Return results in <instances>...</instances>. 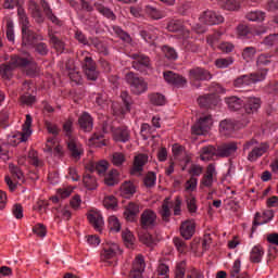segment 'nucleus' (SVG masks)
I'll list each match as a JSON object with an SVG mask.
<instances>
[{"mask_svg": "<svg viewBox=\"0 0 278 278\" xmlns=\"http://www.w3.org/2000/svg\"><path fill=\"white\" fill-rule=\"evenodd\" d=\"M269 149L270 144L268 142L260 143L256 139H250L243 144V152L247 153V151H250L248 153V162H257L262 155L268 153Z\"/></svg>", "mask_w": 278, "mask_h": 278, "instance_id": "1", "label": "nucleus"}, {"mask_svg": "<svg viewBox=\"0 0 278 278\" xmlns=\"http://www.w3.org/2000/svg\"><path fill=\"white\" fill-rule=\"evenodd\" d=\"M131 62V66L135 71L142 73V75H147L149 71L152 68L151 58L142 52H135L129 54Z\"/></svg>", "mask_w": 278, "mask_h": 278, "instance_id": "2", "label": "nucleus"}, {"mask_svg": "<svg viewBox=\"0 0 278 278\" xmlns=\"http://www.w3.org/2000/svg\"><path fill=\"white\" fill-rule=\"evenodd\" d=\"M126 84L130 86V90L132 94H142V92H147L149 85L144 81V78L139 77L138 74L134 72H128L125 75Z\"/></svg>", "mask_w": 278, "mask_h": 278, "instance_id": "3", "label": "nucleus"}, {"mask_svg": "<svg viewBox=\"0 0 278 278\" xmlns=\"http://www.w3.org/2000/svg\"><path fill=\"white\" fill-rule=\"evenodd\" d=\"M45 36L31 30L30 27L22 28V46L31 49L37 42H42Z\"/></svg>", "mask_w": 278, "mask_h": 278, "instance_id": "4", "label": "nucleus"}, {"mask_svg": "<svg viewBox=\"0 0 278 278\" xmlns=\"http://www.w3.org/2000/svg\"><path fill=\"white\" fill-rule=\"evenodd\" d=\"M212 125H214L212 115H206L199 118V121L192 126L191 131L192 134H195V136H203L212 129Z\"/></svg>", "mask_w": 278, "mask_h": 278, "instance_id": "5", "label": "nucleus"}, {"mask_svg": "<svg viewBox=\"0 0 278 278\" xmlns=\"http://www.w3.org/2000/svg\"><path fill=\"white\" fill-rule=\"evenodd\" d=\"M199 21L203 25H220L225 23V17L215 11L206 10L200 15Z\"/></svg>", "mask_w": 278, "mask_h": 278, "instance_id": "6", "label": "nucleus"}, {"mask_svg": "<svg viewBox=\"0 0 278 278\" xmlns=\"http://www.w3.org/2000/svg\"><path fill=\"white\" fill-rule=\"evenodd\" d=\"M118 251H121V249L116 243L110 242V243L103 244V249L100 253L101 262H106L109 266H112V262L110 260H114Z\"/></svg>", "mask_w": 278, "mask_h": 278, "instance_id": "7", "label": "nucleus"}, {"mask_svg": "<svg viewBox=\"0 0 278 278\" xmlns=\"http://www.w3.org/2000/svg\"><path fill=\"white\" fill-rule=\"evenodd\" d=\"M155 225H157V214L153 210H144L140 216L141 229H153Z\"/></svg>", "mask_w": 278, "mask_h": 278, "instance_id": "8", "label": "nucleus"}, {"mask_svg": "<svg viewBox=\"0 0 278 278\" xmlns=\"http://www.w3.org/2000/svg\"><path fill=\"white\" fill-rule=\"evenodd\" d=\"M189 79L191 81H210L212 73L204 67H193L189 70Z\"/></svg>", "mask_w": 278, "mask_h": 278, "instance_id": "9", "label": "nucleus"}, {"mask_svg": "<svg viewBox=\"0 0 278 278\" xmlns=\"http://www.w3.org/2000/svg\"><path fill=\"white\" fill-rule=\"evenodd\" d=\"M163 77L167 84L176 86V88H184L188 84V80L184 76L175 74V72H164Z\"/></svg>", "mask_w": 278, "mask_h": 278, "instance_id": "10", "label": "nucleus"}, {"mask_svg": "<svg viewBox=\"0 0 278 278\" xmlns=\"http://www.w3.org/2000/svg\"><path fill=\"white\" fill-rule=\"evenodd\" d=\"M147 264L144 263V256L139 254L132 263V268L129 273V278H142V273H144Z\"/></svg>", "mask_w": 278, "mask_h": 278, "instance_id": "11", "label": "nucleus"}, {"mask_svg": "<svg viewBox=\"0 0 278 278\" xmlns=\"http://www.w3.org/2000/svg\"><path fill=\"white\" fill-rule=\"evenodd\" d=\"M273 218H275V212L273 210L265 211L263 216L260 212H256L253 220L252 232L255 231V228L260 227V225H266V223H270Z\"/></svg>", "mask_w": 278, "mask_h": 278, "instance_id": "12", "label": "nucleus"}, {"mask_svg": "<svg viewBox=\"0 0 278 278\" xmlns=\"http://www.w3.org/2000/svg\"><path fill=\"white\" fill-rule=\"evenodd\" d=\"M40 5L43 10V14L48 21H51L53 25H56L58 27H62L63 22L58 17L55 13H53V9H51V4L47 0H41Z\"/></svg>", "mask_w": 278, "mask_h": 278, "instance_id": "13", "label": "nucleus"}, {"mask_svg": "<svg viewBox=\"0 0 278 278\" xmlns=\"http://www.w3.org/2000/svg\"><path fill=\"white\" fill-rule=\"evenodd\" d=\"M218 97L216 93H208L198 98V104L204 110H212L218 105Z\"/></svg>", "mask_w": 278, "mask_h": 278, "instance_id": "14", "label": "nucleus"}, {"mask_svg": "<svg viewBox=\"0 0 278 278\" xmlns=\"http://www.w3.org/2000/svg\"><path fill=\"white\" fill-rule=\"evenodd\" d=\"M29 136H31V115L27 114L22 132H17L13 138H17L18 142H27Z\"/></svg>", "mask_w": 278, "mask_h": 278, "instance_id": "15", "label": "nucleus"}, {"mask_svg": "<svg viewBox=\"0 0 278 278\" xmlns=\"http://www.w3.org/2000/svg\"><path fill=\"white\" fill-rule=\"evenodd\" d=\"M138 214H140V205H138L136 202H130L125 207L124 217L128 223H136Z\"/></svg>", "mask_w": 278, "mask_h": 278, "instance_id": "16", "label": "nucleus"}, {"mask_svg": "<svg viewBox=\"0 0 278 278\" xmlns=\"http://www.w3.org/2000/svg\"><path fill=\"white\" fill-rule=\"evenodd\" d=\"M43 151L45 153H54L56 157L64 156V149L62 148V146L58 144L55 138H49L47 140L46 148L43 149Z\"/></svg>", "mask_w": 278, "mask_h": 278, "instance_id": "17", "label": "nucleus"}, {"mask_svg": "<svg viewBox=\"0 0 278 278\" xmlns=\"http://www.w3.org/2000/svg\"><path fill=\"white\" fill-rule=\"evenodd\" d=\"M67 149L71 157L75 160V162H79L81 160V156L84 155V148L81 144L71 140L67 143Z\"/></svg>", "mask_w": 278, "mask_h": 278, "instance_id": "18", "label": "nucleus"}, {"mask_svg": "<svg viewBox=\"0 0 278 278\" xmlns=\"http://www.w3.org/2000/svg\"><path fill=\"white\" fill-rule=\"evenodd\" d=\"M238 151V144L236 142L225 143L217 148V157H229Z\"/></svg>", "mask_w": 278, "mask_h": 278, "instance_id": "19", "label": "nucleus"}, {"mask_svg": "<svg viewBox=\"0 0 278 278\" xmlns=\"http://www.w3.org/2000/svg\"><path fill=\"white\" fill-rule=\"evenodd\" d=\"M197 224L193 220H186L180 226V235L186 239L190 240L194 236Z\"/></svg>", "mask_w": 278, "mask_h": 278, "instance_id": "20", "label": "nucleus"}, {"mask_svg": "<svg viewBox=\"0 0 278 278\" xmlns=\"http://www.w3.org/2000/svg\"><path fill=\"white\" fill-rule=\"evenodd\" d=\"M28 9L35 22L38 23V25H42V23H45V15H42V11H40L38 3L34 0H30L28 2Z\"/></svg>", "mask_w": 278, "mask_h": 278, "instance_id": "21", "label": "nucleus"}, {"mask_svg": "<svg viewBox=\"0 0 278 278\" xmlns=\"http://www.w3.org/2000/svg\"><path fill=\"white\" fill-rule=\"evenodd\" d=\"M149 162V156L147 154H138L135 156L134 166L130 170V175H136V173H142L144 164Z\"/></svg>", "mask_w": 278, "mask_h": 278, "instance_id": "22", "label": "nucleus"}, {"mask_svg": "<svg viewBox=\"0 0 278 278\" xmlns=\"http://www.w3.org/2000/svg\"><path fill=\"white\" fill-rule=\"evenodd\" d=\"M214 173H216V167L214 164H210L206 168V174L201 180V188H212L214 184Z\"/></svg>", "mask_w": 278, "mask_h": 278, "instance_id": "23", "label": "nucleus"}, {"mask_svg": "<svg viewBox=\"0 0 278 278\" xmlns=\"http://www.w3.org/2000/svg\"><path fill=\"white\" fill-rule=\"evenodd\" d=\"M115 142H129L131 135L127 126L117 127L113 136Z\"/></svg>", "mask_w": 278, "mask_h": 278, "instance_id": "24", "label": "nucleus"}, {"mask_svg": "<svg viewBox=\"0 0 278 278\" xmlns=\"http://www.w3.org/2000/svg\"><path fill=\"white\" fill-rule=\"evenodd\" d=\"M87 218H88L90 225H92V227L96 229V231H101V229H103L104 222H103V216L101 215V213H99V212L90 213L87 216Z\"/></svg>", "mask_w": 278, "mask_h": 278, "instance_id": "25", "label": "nucleus"}, {"mask_svg": "<svg viewBox=\"0 0 278 278\" xmlns=\"http://www.w3.org/2000/svg\"><path fill=\"white\" fill-rule=\"evenodd\" d=\"M262 106V100L260 98H248L244 104L247 114H253Z\"/></svg>", "mask_w": 278, "mask_h": 278, "instance_id": "26", "label": "nucleus"}, {"mask_svg": "<svg viewBox=\"0 0 278 278\" xmlns=\"http://www.w3.org/2000/svg\"><path fill=\"white\" fill-rule=\"evenodd\" d=\"M214 156L218 157V149L214 146H206L201 149L200 159L202 162H210Z\"/></svg>", "mask_w": 278, "mask_h": 278, "instance_id": "27", "label": "nucleus"}, {"mask_svg": "<svg viewBox=\"0 0 278 278\" xmlns=\"http://www.w3.org/2000/svg\"><path fill=\"white\" fill-rule=\"evenodd\" d=\"M78 125L83 131H92L93 121L92 116L88 113H83L78 118Z\"/></svg>", "mask_w": 278, "mask_h": 278, "instance_id": "28", "label": "nucleus"}, {"mask_svg": "<svg viewBox=\"0 0 278 278\" xmlns=\"http://www.w3.org/2000/svg\"><path fill=\"white\" fill-rule=\"evenodd\" d=\"M236 124L231 119H223L219 123V132L222 136H231V132L235 131Z\"/></svg>", "mask_w": 278, "mask_h": 278, "instance_id": "29", "label": "nucleus"}, {"mask_svg": "<svg viewBox=\"0 0 278 278\" xmlns=\"http://www.w3.org/2000/svg\"><path fill=\"white\" fill-rule=\"evenodd\" d=\"M121 194L124 199H131L136 194V186L131 181H125L121 186Z\"/></svg>", "mask_w": 278, "mask_h": 278, "instance_id": "30", "label": "nucleus"}, {"mask_svg": "<svg viewBox=\"0 0 278 278\" xmlns=\"http://www.w3.org/2000/svg\"><path fill=\"white\" fill-rule=\"evenodd\" d=\"M157 29L153 28L152 26L142 28L140 30V36L146 40V42H153L157 40Z\"/></svg>", "mask_w": 278, "mask_h": 278, "instance_id": "31", "label": "nucleus"}, {"mask_svg": "<svg viewBox=\"0 0 278 278\" xmlns=\"http://www.w3.org/2000/svg\"><path fill=\"white\" fill-rule=\"evenodd\" d=\"M31 61L28 59L18 56V55H12L9 63H11L12 67L14 70L16 68H25V66H29Z\"/></svg>", "mask_w": 278, "mask_h": 278, "instance_id": "32", "label": "nucleus"}, {"mask_svg": "<svg viewBox=\"0 0 278 278\" xmlns=\"http://www.w3.org/2000/svg\"><path fill=\"white\" fill-rule=\"evenodd\" d=\"M93 7L96 8V10L102 14V16H105L106 18H110L111 21H116V14H114V11L111 10L108 7H104L103 4L96 2L93 4Z\"/></svg>", "mask_w": 278, "mask_h": 278, "instance_id": "33", "label": "nucleus"}, {"mask_svg": "<svg viewBox=\"0 0 278 278\" xmlns=\"http://www.w3.org/2000/svg\"><path fill=\"white\" fill-rule=\"evenodd\" d=\"M262 257H264V248L261 245L254 247L250 252V262H252V264H260Z\"/></svg>", "mask_w": 278, "mask_h": 278, "instance_id": "34", "label": "nucleus"}, {"mask_svg": "<svg viewBox=\"0 0 278 278\" xmlns=\"http://www.w3.org/2000/svg\"><path fill=\"white\" fill-rule=\"evenodd\" d=\"M240 268H241V262L240 260H236L230 270V277L231 278H251V276H249V273L247 271H243L240 274Z\"/></svg>", "mask_w": 278, "mask_h": 278, "instance_id": "35", "label": "nucleus"}, {"mask_svg": "<svg viewBox=\"0 0 278 278\" xmlns=\"http://www.w3.org/2000/svg\"><path fill=\"white\" fill-rule=\"evenodd\" d=\"M268 75V68H263L258 72L249 74L251 84H258L260 81H264L266 76Z\"/></svg>", "mask_w": 278, "mask_h": 278, "instance_id": "36", "label": "nucleus"}, {"mask_svg": "<svg viewBox=\"0 0 278 278\" xmlns=\"http://www.w3.org/2000/svg\"><path fill=\"white\" fill-rule=\"evenodd\" d=\"M170 199L166 198L162 204V208L160 211V214L162 216V220H164V223H169L170 220V207L168 205H170Z\"/></svg>", "mask_w": 278, "mask_h": 278, "instance_id": "37", "label": "nucleus"}, {"mask_svg": "<svg viewBox=\"0 0 278 278\" xmlns=\"http://www.w3.org/2000/svg\"><path fill=\"white\" fill-rule=\"evenodd\" d=\"M237 34L240 38H253V28L247 24H239L237 26Z\"/></svg>", "mask_w": 278, "mask_h": 278, "instance_id": "38", "label": "nucleus"}, {"mask_svg": "<svg viewBox=\"0 0 278 278\" xmlns=\"http://www.w3.org/2000/svg\"><path fill=\"white\" fill-rule=\"evenodd\" d=\"M30 49H34L35 53L41 58L49 55V46L42 41H37Z\"/></svg>", "mask_w": 278, "mask_h": 278, "instance_id": "39", "label": "nucleus"}, {"mask_svg": "<svg viewBox=\"0 0 278 278\" xmlns=\"http://www.w3.org/2000/svg\"><path fill=\"white\" fill-rule=\"evenodd\" d=\"M105 186H116L118 184V170L111 169L109 174L104 177Z\"/></svg>", "mask_w": 278, "mask_h": 278, "instance_id": "40", "label": "nucleus"}, {"mask_svg": "<svg viewBox=\"0 0 278 278\" xmlns=\"http://www.w3.org/2000/svg\"><path fill=\"white\" fill-rule=\"evenodd\" d=\"M245 18L248 21H252L255 23H262V21H264V18H266V13L262 12V11H251L245 14Z\"/></svg>", "mask_w": 278, "mask_h": 278, "instance_id": "41", "label": "nucleus"}, {"mask_svg": "<svg viewBox=\"0 0 278 278\" xmlns=\"http://www.w3.org/2000/svg\"><path fill=\"white\" fill-rule=\"evenodd\" d=\"M83 184L87 190H97V178L92 174H86L83 178Z\"/></svg>", "mask_w": 278, "mask_h": 278, "instance_id": "42", "label": "nucleus"}, {"mask_svg": "<svg viewBox=\"0 0 278 278\" xmlns=\"http://www.w3.org/2000/svg\"><path fill=\"white\" fill-rule=\"evenodd\" d=\"M251 85V78L249 75H241L233 80L235 88H247Z\"/></svg>", "mask_w": 278, "mask_h": 278, "instance_id": "43", "label": "nucleus"}, {"mask_svg": "<svg viewBox=\"0 0 278 278\" xmlns=\"http://www.w3.org/2000/svg\"><path fill=\"white\" fill-rule=\"evenodd\" d=\"M12 73H14V67L10 62L0 65V75L2 79H12Z\"/></svg>", "mask_w": 278, "mask_h": 278, "instance_id": "44", "label": "nucleus"}, {"mask_svg": "<svg viewBox=\"0 0 278 278\" xmlns=\"http://www.w3.org/2000/svg\"><path fill=\"white\" fill-rule=\"evenodd\" d=\"M146 13L148 16H150V18H153V21H160V18H164V12L151 5L146 7Z\"/></svg>", "mask_w": 278, "mask_h": 278, "instance_id": "45", "label": "nucleus"}, {"mask_svg": "<svg viewBox=\"0 0 278 278\" xmlns=\"http://www.w3.org/2000/svg\"><path fill=\"white\" fill-rule=\"evenodd\" d=\"M220 8L223 10H228L229 12H236L240 10V2L236 0H224L220 2Z\"/></svg>", "mask_w": 278, "mask_h": 278, "instance_id": "46", "label": "nucleus"}, {"mask_svg": "<svg viewBox=\"0 0 278 278\" xmlns=\"http://www.w3.org/2000/svg\"><path fill=\"white\" fill-rule=\"evenodd\" d=\"M233 62V56H227L215 60L214 64L216 68H229Z\"/></svg>", "mask_w": 278, "mask_h": 278, "instance_id": "47", "label": "nucleus"}, {"mask_svg": "<svg viewBox=\"0 0 278 278\" xmlns=\"http://www.w3.org/2000/svg\"><path fill=\"white\" fill-rule=\"evenodd\" d=\"M17 16L20 18L22 29H26L27 27H31V25L29 24V17H27V13H25V9H23L22 7L17 8Z\"/></svg>", "mask_w": 278, "mask_h": 278, "instance_id": "48", "label": "nucleus"}, {"mask_svg": "<svg viewBox=\"0 0 278 278\" xmlns=\"http://www.w3.org/2000/svg\"><path fill=\"white\" fill-rule=\"evenodd\" d=\"M226 103L229 110H232L233 112H237V110H240L242 108V101L238 97L227 98Z\"/></svg>", "mask_w": 278, "mask_h": 278, "instance_id": "49", "label": "nucleus"}, {"mask_svg": "<svg viewBox=\"0 0 278 278\" xmlns=\"http://www.w3.org/2000/svg\"><path fill=\"white\" fill-rule=\"evenodd\" d=\"M9 170L13 177L18 179V181H25V175L23 174V170L20 169L18 166L14 165L13 163L9 164Z\"/></svg>", "mask_w": 278, "mask_h": 278, "instance_id": "50", "label": "nucleus"}, {"mask_svg": "<svg viewBox=\"0 0 278 278\" xmlns=\"http://www.w3.org/2000/svg\"><path fill=\"white\" fill-rule=\"evenodd\" d=\"M49 37H50V42L51 45H53V48L55 49V51H58V53H64L63 41H61L60 38H58V36L55 35H49Z\"/></svg>", "mask_w": 278, "mask_h": 278, "instance_id": "51", "label": "nucleus"}, {"mask_svg": "<svg viewBox=\"0 0 278 278\" xmlns=\"http://www.w3.org/2000/svg\"><path fill=\"white\" fill-rule=\"evenodd\" d=\"M162 51L165 55V58L167 60H172V61H175L177 60L178 55H177V51L175 50V48L173 47H169V46H163L162 47Z\"/></svg>", "mask_w": 278, "mask_h": 278, "instance_id": "52", "label": "nucleus"}, {"mask_svg": "<svg viewBox=\"0 0 278 278\" xmlns=\"http://www.w3.org/2000/svg\"><path fill=\"white\" fill-rule=\"evenodd\" d=\"M157 180V176L154 172H149L146 177L143 178V184L146 188H153L155 187V181Z\"/></svg>", "mask_w": 278, "mask_h": 278, "instance_id": "53", "label": "nucleus"}, {"mask_svg": "<svg viewBox=\"0 0 278 278\" xmlns=\"http://www.w3.org/2000/svg\"><path fill=\"white\" fill-rule=\"evenodd\" d=\"M255 53H257V49L255 47H247L242 51V58L245 62H251V60L255 58Z\"/></svg>", "mask_w": 278, "mask_h": 278, "instance_id": "54", "label": "nucleus"}, {"mask_svg": "<svg viewBox=\"0 0 278 278\" xmlns=\"http://www.w3.org/2000/svg\"><path fill=\"white\" fill-rule=\"evenodd\" d=\"M167 29L168 31H181L184 29V22H181V20H172L168 24H167Z\"/></svg>", "mask_w": 278, "mask_h": 278, "instance_id": "55", "label": "nucleus"}, {"mask_svg": "<svg viewBox=\"0 0 278 278\" xmlns=\"http://www.w3.org/2000/svg\"><path fill=\"white\" fill-rule=\"evenodd\" d=\"M111 162L113 164V166H121L122 164H125L126 159H125V154H123L122 152H114L112 154V159Z\"/></svg>", "mask_w": 278, "mask_h": 278, "instance_id": "56", "label": "nucleus"}, {"mask_svg": "<svg viewBox=\"0 0 278 278\" xmlns=\"http://www.w3.org/2000/svg\"><path fill=\"white\" fill-rule=\"evenodd\" d=\"M150 101L153 105H164L166 103V97L162 93H152L150 96Z\"/></svg>", "mask_w": 278, "mask_h": 278, "instance_id": "57", "label": "nucleus"}, {"mask_svg": "<svg viewBox=\"0 0 278 278\" xmlns=\"http://www.w3.org/2000/svg\"><path fill=\"white\" fill-rule=\"evenodd\" d=\"M186 277V262L182 261L176 265L175 278H185Z\"/></svg>", "mask_w": 278, "mask_h": 278, "instance_id": "58", "label": "nucleus"}, {"mask_svg": "<svg viewBox=\"0 0 278 278\" xmlns=\"http://www.w3.org/2000/svg\"><path fill=\"white\" fill-rule=\"evenodd\" d=\"M103 205L106 207V210H114V207L117 205L116 198L114 195L105 197L103 200Z\"/></svg>", "mask_w": 278, "mask_h": 278, "instance_id": "59", "label": "nucleus"}, {"mask_svg": "<svg viewBox=\"0 0 278 278\" xmlns=\"http://www.w3.org/2000/svg\"><path fill=\"white\" fill-rule=\"evenodd\" d=\"M28 159L30 160L29 162L33 166H41L42 165V162H40V159H38V152L36 150H29Z\"/></svg>", "mask_w": 278, "mask_h": 278, "instance_id": "60", "label": "nucleus"}, {"mask_svg": "<svg viewBox=\"0 0 278 278\" xmlns=\"http://www.w3.org/2000/svg\"><path fill=\"white\" fill-rule=\"evenodd\" d=\"M33 232L36 233L39 238H45V236H47V226L43 224H37L34 226Z\"/></svg>", "mask_w": 278, "mask_h": 278, "instance_id": "61", "label": "nucleus"}, {"mask_svg": "<svg viewBox=\"0 0 278 278\" xmlns=\"http://www.w3.org/2000/svg\"><path fill=\"white\" fill-rule=\"evenodd\" d=\"M122 238H123L126 247H128V249H129V247L134 245V233H131V231H129V230L123 231Z\"/></svg>", "mask_w": 278, "mask_h": 278, "instance_id": "62", "label": "nucleus"}, {"mask_svg": "<svg viewBox=\"0 0 278 278\" xmlns=\"http://www.w3.org/2000/svg\"><path fill=\"white\" fill-rule=\"evenodd\" d=\"M20 102L22 105H31L33 103H36L35 96L24 93L20 97Z\"/></svg>", "mask_w": 278, "mask_h": 278, "instance_id": "63", "label": "nucleus"}, {"mask_svg": "<svg viewBox=\"0 0 278 278\" xmlns=\"http://www.w3.org/2000/svg\"><path fill=\"white\" fill-rule=\"evenodd\" d=\"M278 42V34H271L264 38L263 45H266V47H273L277 45Z\"/></svg>", "mask_w": 278, "mask_h": 278, "instance_id": "64", "label": "nucleus"}]
</instances>
